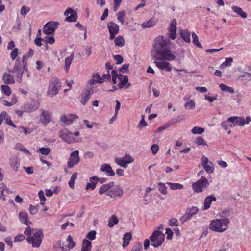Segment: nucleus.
Instances as JSON below:
<instances>
[{
  "instance_id": "052dcab7",
  "label": "nucleus",
  "mask_w": 251,
  "mask_h": 251,
  "mask_svg": "<svg viewBox=\"0 0 251 251\" xmlns=\"http://www.w3.org/2000/svg\"><path fill=\"white\" fill-rule=\"evenodd\" d=\"M196 143L198 145H206V142L201 137H199L196 139Z\"/></svg>"
},
{
  "instance_id": "f257e3e1",
  "label": "nucleus",
  "mask_w": 251,
  "mask_h": 251,
  "mask_svg": "<svg viewBox=\"0 0 251 251\" xmlns=\"http://www.w3.org/2000/svg\"><path fill=\"white\" fill-rule=\"evenodd\" d=\"M171 41L163 36L157 37L154 41L153 49L151 51V56L160 60L173 61L176 56L171 51L169 47Z\"/></svg>"
},
{
  "instance_id": "f704fd0d",
  "label": "nucleus",
  "mask_w": 251,
  "mask_h": 251,
  "mask_svg": "<svg viewBox=\"0 0 251 251\" xmlns=\"http://www.w3.org/2000/svg\"><path fill=\"white\" fill-rule=\"evenodd\" d=\"M232 10L243 18H247V14L243 11L241 8L236 6L232 7Z\"/></svg>"
},
{
  "instance_id": "bf43d9fd",
  "label": "nucleus",
  "mask_w": 251,
  "mask_h": 251,
  "mask_svg": "<svg viewBox=\"0 0 251 251\" xmlns=\"http://www.w3.org/2000/svg\"><path fill=\"white\" fill-rule=\"evenodd\" d=\"M111 75H112V81L113 84H115L117 83V78H118V75L117 73V71L115 70H113L111 71Z\"/></svg>"
},
{
  "instance_id": "6e6d98bb",
  "label": "nucleus",
  "mask_w": 251,
  "mask_h": 251,
  "mask_svg": "<svg viewBox=\"0 0 251 251\" xmlns=\"http://www.w3.org/2000/svg\"><path fill=\"white\" fill-rule=\"evenodd\" d=\"M67 241L68 242V247L69 249H72L75 246V242L73 241L71 235L68 236Z\"/></svg>"
},
{
  "instance_id": "680f3d73",
  "label": "nucleus",
  "mask_w": 251,
  "mask_h": 251,
  "mask_svg": "<svg viewBox=\"0 0 251 251\" xmlns=\"http://www.w3.org/2000/svg\"><path fill=\"white\" fill-rule=\"evenodd\" d=\"M176 30V20L173 19L171 20L169 30Z\"/></svg>"
},
{
  "instance_id": "2f4dec72",
  "label": "nucleus",
  "mask_w": 251,
  "mask_h": 251,
  "mask_svg": "<svg viewBox=\"0 0 251 251\" xmlns=\"http://www.w3.org/2000/svg\"><path fill=\"white\" fill-rule=\"evenodd\" d=\"M131 238L132 236L131 234L130 233L127 232L124 235V237L123 238V242L122 244V246L123 248H125L129 244Z\"/></svg>"
},
{
  "instance_id": "5701e85b",
  "label": "nucleus",
  "mask_w": 251,
  "mask_h": 251,
  "mask_svg": "<svg viewBox=\"0 0 251 251\" xmlns=\"http://www.w3.org/2000/svg\"><path fill=\"white\" fill-rule=\"evenodd\" d=\"M89 180L90 182L87 183L85 189L86 190H94L96 188V184L98 182V177L95 176H92L90 177Z\"/></svg>"
},
{
  "instance_id": "72a5a7b5",
  "label": "nucleus",
  "mask_w": 251,
  "mask_h": 251,
  "mask_svg": "<svg viewBox=\"0 0 251 251\" xmlns=\"http://www.w3.org/2000/svg\"><path fill=\"white\" fill-rule=\"evenodd\" d=\"M181 37L187 43H189L191 41L190 33L188 30H182Z\"/></svg>"
},
{
  "instance_id": "f3484780",
  "label": "nucleus",
  "mask_w": 251,
  "mask_h": 251,
  "mask_svg": "<svg viewBox=\"0 0 251 251\" xmlns=\"http://www.w3.org/2000/svg\"><path fill=\"white\" fill-rule=\"evenodd\" d=\"M64 15L66 16L65 21L72 22H75L77 20V13L71 8L67 9L64 12Z\"/></svg>"
},
{
  "instance_id": "c756f323",
  "label": "nucleus",
  "mask_w": 251,
  "mask_h": 251,
  "mask_svg": "<svg viewBox=\"0 0 251 251\" xmlns=\"http://www.w3.org/2000/svg\"><path fill=\"white\" fill-rule=\"evenodd\" d=\"M92 243L87 239H84L82 241L81 251H91Z\"/></svg>"
},
{
  "instance_id": "338daca9",
  "label": "nucleus",
  "mask_w": 251,
  "mask_h": 251,
  "mask_svg": "<svg viewBox=\"0 0 251 251\" xmlns=\"http://www.w3.org/2000/svg\"><path fill=\"white\" fill-rule=\"evenodd\" d=\"M169 226H178V222L176 218H172L170 220L169 222Z\"/></svg>"
},
{
  "instance_id": "0e129e2a",
  "label": "nucleus",
  "mask_w": 251,
  "mask_h": 251,
  "mask_svg": "<svg viewBox=\"0 0 251 251\" xmlns=\"http://www.w3.org/2000/svg\"><path fill=\"white\" fill-rule=\"evenodd\" d=\"M168 36L172 40H175L176 36V30H169Z\"/></svg>"
},
{
  "instance_id": "69168bd1",
  "label": "nucleus",
  "mask_w": 251,
  "mask_h": 251,
  "mask_svg": "<svg viewBox=\"0 0 251 251\" xmlns=\"http://www.w3.org/2000/svg\"><path fill=\"white\" fill-rule=\"evenodd\" d=\"M18 49L17 48H14L11 52L10 53V56L12 60H14L18 55Z\"/></svg>"
},
{
  "instance_id": "a878e982",
  "label": "nucleus",
  "mask_w": 251,
  "mask_h": 251,
  "mask_svg": "<svg viewBox=\"0 0 251 251\" xmlns=\"http://www.w3.org/2000/svg\"><path fill=\"white\" fill-rule=\"evenodd\" d=\"M103 83V78L98 73L94 74L92 75V78L89 81V84L90 85H94L96 83Z\"/></svg>"
},
{
  "instance_id": "a211bd4d",
  "label": "nucleus",
  "mask_w": 251,
  "mask_h": 251,
  "mask_svg": "<svg viewBox=\"0 0 251 251\" xmlns=\"http://www.w3.org/2000/svg\"><path fill=\"white\" fill-rule=\"evenodd\" d=\"M78 116L75 114L63 115L60 117L61 121L65 125L71 124L74 120L77 119Z\"/></svg>"
},
{
  "instance_id": "cd10ccee",
  "label": "nucleus",
  "mask_w": 251,
  "mask_h": 251,
  "mask_svg": "<svg viewBox=\"0 0 251 251\" xmlns=\"http://www.w3.org/2000/svg\"><path fill=\"white\" fill-rule=\"evenodd\" d=\"M157 20L155 18L152 17L149 21L142 23L141 26L143 28H150L156 25Z\"/></svg>"
},
{
  "instance_id": "0eeeda50",
  "label": "nucleus",
  "mask_w": 251,
  "mask_h": 251,
  "mask_svg": "<svg viewBox=\"0 0 251 251\" xmlns=\"http://www.w3.org/2000/svg\"><path fill=\"white\" fill-rule=\"evenodd\" d=\"M151 245L156 248L160 246L165 240V235L161 231L156 230L150 237Z\"/></svg>"
},
{
  "instance_id": "6ab92c4d",
  "label": "nucleus",
  "mask_w": 251,
  "mask_h": 251,
  "mask_svg": "<svg viewBox=\"0 0 251 251\" xmlns=\"http://www.w3.org/2000/svg\"><path fill=\"white\" fill-rule=\"evenodd\" d=\"M227 121L234 123V126L239 125V126H243L245 125V119L243 117H230L227 119Z\"/></svg>"
},
{
  "instance_id": "58836bf2",
  "label": "nucleus",
  "mask_w": 251,
  "mask_h": 251,
  "mask_svg": "<svg viewBox=\"0 0 251 251\" xmlns=\"http://www.w3.org/2000/svg\"><path fill=\"white\" fill-rule=\"evenodd\" d=\"M126 14V12L124 10L120 11L116 14L117 20L122 25L125 22L124 18Z\"/></svg>"
},
{
  "instance_id": "4468645a",
  "label": "nucleus",
  "mask_w": 251,
  "mask_h": 251,
  "mask_svg": "<svg viewBox=\"0 0 251 251\" xmlns=\"http://www.w3.org/2000/svg\"><path fill=\"white\" fill-rule=\"evenodd\" d=\"M51 121V114L43 109L41 110L39 121L44 126H47Z\"/></svg>"
},
{
  "instance_id": "c03bdc74",
  "label": "nucleus",
  "mask_w": 251,
  "mask_h": 251,
  "mask_svg": "<svg viewBox=\"0 0 251 251\" xmlns=\"http://www.w3.org/2000/svg\"><path fill=\"white\" fill-rule=\"evenodd\" d=\"M195 102L193 100H189L184 105L186 109H194L195 108Z\"/></svg>"
},
{
  "instance_id": "13d9d810",
  "label": "nucleus",
  "mask_w": 251,
  "mask_h": 251,
  "mask_svg": "<svg viewBox=\"0 0 251 251\" xmlns=\"http://www.w3.org/2000/svg\"><path fill=\"white\" fill-rule=\"evenodd\" d=\"M96 232L95 230H91L86 235V238L90 240H93L96 238Z\"/></svg>"
},
{
  "instance_id": "09e8293b",
  "label": "nucleus",
  "mask_w": 251,
  "mask_h": 251,
  "mask_svg": "<svg viewBox=\"0 0 251 251\" xmlns=\"http://www.w3.org/2000/svg\"><path fill=\"white\" fill-rule=\"evenodd\" d=\"M198 211V208L195 206H192L190 208H187L186 211L189 214V215H190V216L192 217L193 215L197 214Z\"/></svg>"
},
{
  "instance_id": "e2e57ef3",
  "label": "nucleus",
  "mask_w": 251,
  "mask_h": 251,
  "mask_svg": "<svg viewBox=\"0 0 251 251\" xmlns=\"http://www.w3.org/2000/svg\"><path fill=\"white\" fill-rule=\"evenodd\" d=\"M25 239V236L24 235L19 234L15 237L14 241L15 242H21L24 240Z\"/></svg>"
},
{
  "instance_id": "c85d7f7f",
  "label": "nucleus",
  "mask_w": 251,
  "mask_h": 251,
  "mask_svg": "<svg viewBox=\"0 0 251 251\" xmlns=\"http://www.w3.org/2000/svg\"><path fill=\"white\" fill-rule=\"evenodd\" d=\"M118 79L120 80L118 84L119 88H123L128 81L127 76L123 75H118Z\"/></svg>"
},
{
  "instance_id": "f03ea898",
  "label": "nucleus",
  "mask_w": 251,
  "mask_h": 251,
  "mask_svg": "<svg viewBox=\"0 0 251 251\" xmlns=\"http://www.w3.org/2000/svg\"><path fill=\"white\" fill-rule=\"evenodd\" d=\"M232 212L229 209H225L220 214L222 219H216L211 220L209 226L210 230L217 232H223L228 228L230 222L228 217Z\"/></svg>"
},
{
  "instance_id": "49530a36",
  "label": "nucleus",
  "mask_w": 251,
  "mask_h": 251,
  "mask_svg": "<svg viewBox=\"0 0 251 251\" xmlns=\"http://www.w3.org/2000/svg\"><path fill=\"white\" fill-rule=\"evenodd\" d=\"M77 173H74L72 175L70 180L69 181L68 184L70 188H74V183L75 181L77 178Z\"/></svg>"
},
{
  "instance_id": "ddd939ff",
  "label": "nucleus",
  "mask_w": 251,
  "mask_h": 251,
  "mask_svg": "<svg viewBox=\"0 0 251 251\" xmlns=\"http://www.w3.org/2000/svg\"><path fill=\"white\" fill-rule=\"evenodd\" d=\"M59 25L58 22L54 21H50L46 23L44 26L43 32L46 34H51L57 28Z\"/></svg>"
},
{
  "instance_id": "774afa93",
  "label": "nucleus",
  "mask_w": 251,
  "mask_h": 251,
  "mask_svg": "<svg viewBox=\"0 0 251 251\" xmlns=\"http://www.w3.org/2000/svg\"><path fill=\"white\" fill-rule=\"evenodd\" d=\"M30 9L28 7H26L25 6H23L21 7L20 13L22 15L25 16L27 13L29 11Z\"/></svg>"
},
{
  "instance_id": "de8ad7c7",
  "label": "nucleus",
  "mask_w": 251,
  "mask_h": 251,
  "mask_svg": "<svg viewBox=\"0 0 251 251\" xmlns=\"http://www.w3.org/2000/svg\"><path fill=\"white\" fill-rule=\"evenodd\" d=\"M203 169L208 174L212 173L215 169L213 163L212 161L209 162V164L207 166H205Z\"/></svg>"
},
{
  "instance_id": "9b49d317",
  "label": "nucleus",
  "mask_w": 251,
  "mask_h": 251,
  "mask_svg": "<svg viewBox=\"0 0 251 251\" xmlns=\"http://www.w3.org/2000/svg\"><path fill=\"white\" fill-rule=\"evenodd\" d=\"M59 136L63 140L68 144H71L78 141V140H76L74 137V134H73V133L66 129L62 130L59 132Z\"/></svg>"
},
{
  "instance_id": "393cba45",
  "label": "nucleus",
  "mask_w": 251,
  "mask_h": 251,
  "mask_svg": "<svg viewBox=\"0 0 251 251\" xmlns=\"http://www.w3.org/2000/svg\"><path fill=\"white\" fill-rule=\"evenodd\" d=\"M19 217L20 221L25 224L29 226V225L31 224V222L28 221V217L27 213L25 211H21L19 214Z\"/></svg>"
},
{
  "instance_id": "ea45409f",
  "label": "nucleus",
  "mask_w": 251,
  "mask_h": 251,
  "mask_svg": "<svg viewBox=\"0 0 251 251\" xmlns=\"http://www.w3.org/2000/svg\"><path fill=\"white\" fill-rule=\"evenodd\" d=\"M74 54L72 53L70 56L67 57L65 58V69L67 71L69 70L70 65H71L73 60L74 59Z\"/></svg>"
},
{
  "instance_id": "8fccbe9b",
  "label": "nucleus",
  "mask_w": 251,
  "mask_h": 251,
  "mask_svg": "<svg viewBox=\"0 0 251 251\" xmlns=\"http://www.w3.org/2000/svg\"><path fill=\"white\" fill-rule=\"evenodd\" d=\"M158 190L162 194L165 195L167 194V188L165 184L162 182L158 183Z\"/></svg>"
},
{
  "instance_id": "f8f14e48",
  "label": "nucleus",
  "mask_w": 251,
  "mask_h": 251,
  "mask_svg": "<svg viewBox=\"0 0 251 251\" xmlns=\"http://www.w3.org/2000/svg\"><path fill=\"white\" fill-rule=\"evenodd\" d=\"M40 106V103L36 100H32L29 102L25 103L23 105L24 112H31L37 109Z\"/></svg>"
},
{
  "instance_id": "20e7f679",
  "label": "nucleus",
  "mask_w": 251,
  "mask_h": 251,
  "mask_svg": "<svg viewBox=\"0 0 251 251\" xmlns=\"http://www.w3.org/2000/svg\"><path fill=\"white\" fill-rule=\"evenodd\" d=\"M26 58V55H24L23 56L22 63L19 59H17L16 60L13 70L10 71L11 73L16 74V77L18 78H19L20 81H21V79L23 76V71H27V64L25 62Z\"/></svg>"
},
{
  "instance_id": "5fc2aeb1",
  "label": "nucleus",
  "mask_w": 251,
  "mask_h": 251,
  "mask_svg": "<svg viewBox=\"0 0 251 251\" xmlns=\"http://www.w3.org/2000/svg\"><path fill=\"white\" fill-rule=\"evenodd\" d=\"M209 162H211L210 161H209L208 158L204 155H202L201 158V163L203 167V168H204L205 166H207L209 164Z\"/></svg>"
},
{
  "instance_id": "c9c22d12",
  "label": "nucleus",
  "mask_w": 251,
  "mask_h": 251,
  "mask_svg": "<svg viewBox=\"0 0 251 251\" xmlns=\"http://www.w3.org/2000/svg\"><path fill=\"white\" fill-rule=\"evenodd\" d=\"M1 91L2 93L6 96H10L12 93L11 88L8 85V84H3L0 86Z\"/></svg>"
},
{
  "instance_id": "2eb2a0df",
  "label": "nucleus",
  "mask_w": 251,
  "mask_h": 251,
  "mask_svg": "<svg viewBox=\"0 0 251 251\" xmlns=\"http://www.w3.org/2000/svg\"><path fill=\"white\" fill-rule=\"evenodd\" d=\"M124 193L123 190L120 186L117 185L112 187L106 195L111 198H115L117 197H121Z\"/></svg>"
},
{
  "instance_id": "b1692460",
  "label": "nucleus",
  "mask_w": 251,
  "mask_h": 251,
  "mask_svg": "<svg viewBox=\"0 0 251 251\" xmlns=\"http://www.w3.org/2000/svg\"><path fill=\"white\" fill-rule=\"evenodd\" d=\"M114 185V182L113 181H111L108 183L103 184L99 189V194L101 195L104 193H107L108 191H109L110 189L113 187Z\"/></svg>"
},
{
  "instance_id": "7ed1b4c3",
  "label": "nucleus",
  "mask_w": 251,
  "mask_h": 251,
  "mask_svg": "<svg viewBox=\"0 0 251 251\" xmlns=\"http://www.w3.org/2000/svg\"><path fill=\"white\" fill-rule=\"evenodd\" d=\"M24 234L28 236L27 241L32 244V247L38 248L40 246L44 236L41 230L31 229L30 226H28L25 229Z\"/></svg>"
},
{
  "instance_id": "4be33fe9",
  "label": "nucleus",
  "mask_w": 251,
  "mask_h": 251,
  "mask_svg": "<svg viewBox=\"0 0 251 251\" xmlns=\"http://www.w3.org/2000/svg\"><path fill=\"white\" fill-rule=\"evenodd\" d=\"M216 198L213 195H210L205 198L204 200V205L202 208V210H205L210 207L211 203L213 201H216Z\"/></svg>"
},
{
  "instance_id": "37998d69",
  "label": "nucleus",
  "mask_w": 251,
  "mask_h": 251,
  "mask_svg": "<svg viewBox=\"0 0 251 251\" xmlns=\"http://www.w3.org/2000/svg\"><path fill=\"white\" fill-rule=\"evenodd\" d=\"M233 58L231 57L226 58L224 62H223L220 66V69H223L226 66H231V63L233 62Z\"/></svg>"
},
{
  "instance_id": "6e6552de",
  "label": "nucleus",
  "mask_w": 251,
  "mask_h": 251,
  "mask_svg": "<svg viewBox=\"0 0 251 251\" xmlns=\"http://www.w3.org/2000/svg\"><path fill=\"white\" fill-rule=\"evenodd\" d=\"M134 161V158L128 154H126L123 157H116L114 159L115 163L117 165L125 169L127 168L128 164L133 162Z\"/></svg>"
},
{
  "instance_id": "9d476101",
  "label": "nucleus",
  "mask_w": 251,
  "mask_h": 251,
  "mask_svg": "<svg viewBox=\"0 0 251 251\" xmlns=\"http://www.w3.org/2000/svg\"><path fill=\"white\" fill-rule=\"evenodd\" d=\"M80 161L79 157V151L75 150L71 152L67 161V167L69 169L72 168L75 165H77Z\"/></svg>"
},
{
  "instance_id": "3c124183",
  "label": "nucleus",
  "mask_w": 251,
  "mask_h": 251,
  "mask_svg": "<svg viewBox=\"0 0 251 251\" xmlns=\"http://www.w3.org/2000/svg\"><path fill=\"white\" fill-rule=\"evenodd\" d=\"M204 131V128L197 126L194 127L191 130V132L194 134H201Z\"/></svg>"
},
{
  "instance_id": "603ef678",
  "label": "nucleus",
  "mask_w": 251,
  "mask_h": 251,
  "mask_svg": "<svg viewBox=\"0 0 251 251\" xmlns=\"http://www.w3.org/2000/svg\"><path fill=\"white\" fill-rule=\"evenodd\" d=\"M15 148L16 149L19 150H20L21 151H23V152L24 153H28L29 154H30V153L29 152V151L26 149L24 146L20 144V143H18L16 145H15Z\"/></svg>"
},
{
  "instance_id": "39448f33",
  "label": "nucleus",
  "mask_w": 251,
  "mask_h": 251,
  "mask_svg": "<svg viewBox=\"0 0 251 251\" xmlns=\"http://www.w3.org/2000/svg\"><path fill=\"white\" fill-rule=\"evenodd\" d=\"M60 87L61 84L58 78L55 77L51 78L49 81L46 95L50 97L56 95L59 91Z\"/></svg>"
},
{
  "instance_id": "bb28decb",
  "label": "nucleus",
  "mask_w": 251,
  "mask_h": 251,
  "mask_svg": "<svg viewBox=\"0 0 251 251\" xmlns=\"http://www.w3.org/2000/svg\"><path fill=\"white\" fill-rule=\"evenodd\" d=\"M2 80L5 84H13L15 82L13 75L7 73L4 74Z\"/></svg>"
},
{
  "instance_id": "aec40b11",
  "label": "nucleus",
  "mask_w": 251,
  "mask_h": 251,
  "mask_svg": "<svg viewBox=\"0 0 251 251\" xmlns=\"http://www.w3.org/2000/svg\"><path fill=\"white\" fill-rule=\"evenodd\" d=\"M100 170L104 172L108 176H113L115 175V172L109 164H103L101 165Z\"/></svg>"
},
{
  "instance_id": "7c9ffc66",
  "label": "nucleus",
  "mask_w": 251,
  "mask_h": 251,
  "mask_svg": "<svg viewBox=\"0 0 251 251\" xmlns=\"http://www.w3.org/2000/svg\"><path fill=\"white\" fill-rule=\"evenodd\" d=\"M10 166L12 167L15 171H17L20 166V161L18 157H13L10 159Z\"/></svg>"
},
{
  "instance_id": "e433bc0d",
  "label": "nucleus",
  "mask_w": 251,
  "mask_h": 251,
  "mask_svg": "<svg viewBox=\"0 0 251 251\" xmlns=\"http://www.w3.org/2000/svg\"><path fill=\"white\" fill-rule=\"evenodd\" d=\"M114 43L116 46L122 47L125 44V40L122 36H118L114 40Z\"/></svg>"
},
{
  "instance_id": "a18cd8bd",
  "label": "nucleus",
  "mask_w": 251,
  "mask_h": 251,
  "mask_svg": "<svg viewBox=\"0 0 251 251\" xmlns=\"http://www.w3.org/2000/svg\"><path fill=\"white\" fill-rule=\"evenodd\" d=\"M192 37L193 39V43L195 45H196L197 47L202 48V46L201 43L199 42V38L196 34L194 32H193L192 34Z\"/></svg>"
},
{
  "instance_id": "1a4fd4ad",
  "label": "nucleus",
  "mask_w": 251,
  "mask_h": 251,
  "mask_svg": "<svg viewBox=\"0 0 251 251\" xmlns=\"http://www.w3.org/2000/svg\"><path fill=\"white\" fill-rule=\"evenodd\" d=\"M93 93V88L87 87L83 90L78 98L80 102L83 105H85Z\"/></svg>"
},
{
  "instance_id": "4c0bfd02",
  "label": "nucleus",
  "mask_w": 251,
  "mask_h": 251,
  "mask_svg": "<svg viewBox=\"0 0 251 251\" xmlns=\"http://www.w3.org/2000/svg\"><path fill=\"white\" fill-rule=\"evenodd\" d=\"M119 220L117 217L113 215L108 220V226L109 227H112L114 225L118 224Z\"/></svg>"
},
{
  "instance_id": "412c9836",
  "label": "nucleus",
  "mask_w": 251,
  "mask_h": 251,
  "mask_svg": "<svg viewBox=\"0 0 251 251\" xmlns=\"http://www.w3.org/2000/svg\"><path fill=\"white\" fill-rule=\"evenodd\" d=\"M154 63L159 69L165 70L168 72L172 70V66L168 62L155 61Z\"/></svg>"
},
{
  "instance_id": "473e14b6",
  "label": "nucleus",
  "mask_w": 251,
  "mask_h": 251,
  "mask_svg": "<svg viewBox=\"0 0 251 251\" xmlns=\"http://www.w3.org/2000/svg\"><path fill=\"white\" fill-rule=\"evenodd\" d=\"M18 102V99L15 94H13L11 98V100L10 102L7 101L6 100H3V103L4 106H11L15 104Z\"/></svg>"
},
{
  "instance_id": "79ce46f5",
  "label": "nucleus",
  "mask_w": 251,
  "mask_h": 251,
  "mask_svg": "<svg viewBox=\"0 0 251 251\" xmlns=\"http://www.w3.org/2000/svg\"><path fill=\"white\" fill-rule=\"evenodd\" d=\"M219 87L222 91H224L229 92L231 94L234 92V90L232 87L228 86L227 85L225 84H220Z\"/></svg>"
},
{
  "instance_id": "dca6fc26",
  "label": "nucleus",
  "mask_w": 251,
  "mask_h": 251,
  "mask_svg": "<svg viewBox=\"0 0 251 251\" xmlns=\"http://www.w3.org/2000/svg\"><path fill=\"white\" fill-rule=\"evenodd\" d=\"M107 28L110 33V40L114 39L119 31L118 25L113 22H109L107 24Z\"/></svg>"
},
{
  "instance_id": "4d7b16f0",
  "label": "nucleus",
  "mask_w": 251,
  "mask_h": 251,
  "mask_svg": "<svg viewBox=\"0 0 251 251\" xmlns=\"http://www.w3.org/2000/svg\"><path fill=\"white\" fill-rule=\"evenodd\" d=\"M131 251H142V245L140 242L136 243L132 248Z\"/></svg>"
},
{
  "instance_id": "864d4df0",
  "label": "nucleus",
  "mask_w": 251,
  "mask_h": 251,
  "mask_svg": "<svg viewBox=\"0 0 251 251\" xmlns=\"http://www.w3.org/2000/svg\"><path fill=\"white\" fill-rule=\"evenodd\" d=\"M38 151L43 155H48L50 152L51 150L49 148L42 147L39 149Z\"/></svg>"
},
{
  "instance_id": "a19ab883",
  "label": "nucleus",
  "mask_w": 251,
  "mask_h": 251,
  "mask_svg": "<svg viewBox=\"0 0 251 251\" xmlns=\"http://www.w3.org/2000/svg\"><path fill=\"white\" fill-rule=\"evenodd\" d=\"M167 184L170 186L172 190H180L183 188V185L177 183L167 182Z\"/></svg>"
},
{
  "instance_id": "423d86ee",
  "label": "nucleus",
  "mask_w": 251,
  "mask_h": 251,
  "mask_svg": "<svg viewBox=\"0 0 251 251\" xmlns=\"http://www.w3.org/2000/svg\"><path fill=\"white\" fill-rule=\"evenodd\" d=\"M209 185L208 179L202 176L200 179L192 184V188L196 193H201L207 189Z\"/></svg>"
}]
</instances>
